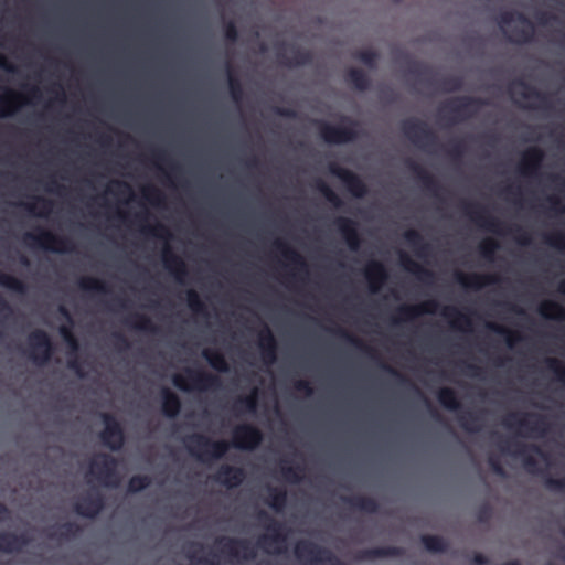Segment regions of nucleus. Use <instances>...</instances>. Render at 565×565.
<instances>
[{"mask_svg":"<svg viewBox=\"0 0 565 565\" xmlns=\"http://www.w3.org/2000/svg\"><path fill=\"white\" fill-rule=\"evenodd\" d=\"M487 328L498 334H501V335H504L505 338V342H507V345L509 348H513L514 344L518 342V341H521L522 340V337L520 333L518 332H514V331H511L509 329H507L505 327L503 326H500L498 323H494V322H489L487 323Z\"/></svg>","mask_w":565,"mask_h":565,"instance_id":"bf43d9fd","label":"nucleus"},{"mask_svg":"<svg viewBox=\"0 0 565 565\" xmlns=\"http://www.w3.org/2000/svg\"><path fill=\"white\" fill-rule=\"evenodd\" d=\"M438 402L448 411H461V404L456 392L450 387H443L437 392Z\"/></svg>","mask_w":565,"mask_h":565,"instance_id":"a18cd8bd","label":"nucleus"},{"mask_svg":"<svg viewBox=\"0 0 565 565\" xmlns=\"http://www.w3.org/2000/svg\"><path fill=\"white\" fill-rule=\"evenodd\" d=\"M502 423L508 428L518 426L539 436H543L548 429V423L545 416L535 413L524 414L522 416L512 413L509 414Z\"/></svg>","mask_w":565,"mask_h":565,"instance_id":"4468645a","label":"nucleus"},{"mask_svg":"<svg viewBox=\"0 0 565 565\" xmlns=\"http://www.w3.org/2000/svg\"><path fill=\"white\" fill-rule=\"evenodd\" d=\"M162 413L164 416L169 418H174L179 415L181 411V401L179 396L170 391L169 388H163L162 393Z\"/></svg>","mask_w":565,"mask_h":565,"instance_id":"e433bc0d","label":"nucleus"},{"mask_svg":"<svg viewBox=\"0 0 565 565\" xmlns=\"http://www.w3.org/2000/svg\"><path fill=\"white\" fill-rule=\"evenodd\" d=\"M246 478L245 470L241 467L222 465L212 479L227 489L237 488Z\"/></svg>","mask_w":565,"mask_h":565,"instance_id":"412c9836","label":"nucleus"},{"mask_svg":"<svg viewBox=\"0 0 565 565\" xmlns=\"http://www.w3.org/2000/svg\"><path fill=\"white\" fill-rule=\"evenodd\" d=\"M402 131L407 139L420 148L426 149L437 145L436 134L423 120L416 118L404 120Z\"/></svg>","mask_w":565,"mask_h":565,"instance_id":"9b49d317","label":"nucleus"},{"mask_svg":"<svg viewBox=\"0 0 565 565\" xmlns=\"http://www.w3.org/2000/svg\"><path fill=\"white\" fill-rule=\"evenodd\" d=\"M403 555V550L397 546H379L360 551L359 559L373 561L384 557H397Z\"/></svg>","mask_w":565,"mask_h":565,"instance_id":"72a5a7b5","label":"nucleus"},{"mask_svg":"<svg viewBox=\"0 0 565 565\" xmlns=\"http://www.w3.org/2000/svg\"><path fill=\"white\" fill-rule=\"evenodd\" d=\"M316 189L323 195V198L335 209L343 205L340 196L322 180L316 182Z\"/></svg>","mask_w":565,"mask_h":565,"instance_id":"680f3d73","label":"nucleus"},{"mask_svg":"<svg viewBox=\"0 0 565 565\" xmlns=\"http://www.w3.org/2000/svg\"><path fill=\"white\" fill-rule=\"evenodd\" d=\"M228 89L234 102L239 103L243 99L244 90L239 78L234 74L232 64L226 63Z\"/></svg>","mask_w":565,"mask_h":565,"instance_id":"de8ad7c7","label":"nucleus"},{"mask_svg":"<svg viewBox=\"0 0 565 565\" xmlns=\"http://www.w3.org/2000/svg\"><path fill=\"white\" fill-rule=\"evenodd\" d=\"M259 521H263L268 533L263 534L257 540V545L266 553L280 554L284 552L282 545L286 543L285 526L282 523L274 520L266 511L260 510L257 514Z\"/></svg>","mask_w":565,"mask_h":565,"instance_id":"20e7f679","label":"nucleus"},{"mask_svg":"<svg viewBox=\"0 0 565 565\" xmlns=\"http://www.w3.org/2000/svg\"><path fill=\"white\" fill-rule=\"evenodd\" d=\"M338 231L352 252H356L361 245V236L355 221L348 217H338L334 222Z\"/></svg>","mask_w":565,"mask_h":565,"instance_id":"a878e982","label":"nucleus"},{"mask_svg":"<svg viewBox=\"0 0 565 565\" xmlns=\"http://www.w3.org/2000/svg\"><path fill=\"white\" fill-rule=\"evenodd\" d=\"M274 247L287 259L299 273L308 274V265L305 258L291 246L281 239L274 242Z\"/></svg>","mask_w":565,"mask_h":565,"instance_id":"2f4dec72","label":"nucleus"},{"mask_svg":"<svg viewBox=\"0 0 565 565\" xmlns=\"http://www.w3.org/2000/svg\"><path fill=\"white\" fill-rule=\"evenodd\" d=\"M188 306L191 311L198 316L207 317L205 303L201 300L199 294L194 289L186 290Z\"/></svg>","mask_w":565,"mask_h":565,"instance_id":"052dcab7","label":"nucleus"},{"mask_svg":"<svg viewBox=\"0 0 565 565\" xmlns=\"http://www.w3.org/2000/svg\"><path fill=\"white\" fill-rule=\"evenodd\" d=\"M31 542L28 533L15 534L12 532L0 533V552L4 554H12L22 551Z\"/></svg>","mask_w":565,"mask_h":565,"instance_id":"bb28decb","label":"nucleus"},{"mask_svg":"<svg viewBox=\"0 0 565 565\" xmlns=\"http://www.w3.org/2000/svg\"><path fill=\"white\" fill-rule=\"evenodd\" d=\"M303 467L301 466H289L287 460H281L280 473L282 478L291 483H298L302 480Z\"/></svg>","mask_w":565,"mask_h":565,"instance_id":"13d9d810","label":"nucleus"},{"mask_svg":"<svg viewBox=\"0 0 565 565\" xmlns=\"http://www.w3.org/2000/svg\"><path fill=\"white\" fill-rule=\"evenodd\" d=\"M202 355L214 370L218 372L228 371V364L226 362V359L221 352L216 350L205 349L203 350Z\"/></svg>","mask_w":565,"mask_h":565,"instance_id":"5fc2aeb1","label":"nucleus"},{"mask_svg":"<svg viewBox=\"0 0 565 565\" xmlns=\"http://www.w3.org/2000/svg\"><path fill=\"white\" fill-rule=\"evenodd\" d=\"M483 105H486V100L480 97L459 96L447 102L440 108V113L447 110L450 121L455 122L471 117Z\"/></svg>","mask_w":565,"mask_h":565,"instance_id":"f8f14e48","label":"nucleus"},{"mask_svg":"<svg viewBox=\"0 0 565 565\" xmlns=\"http://www.w3.org/2000/svg\"><path fill=\"white\" fill-rule=\"evenodd\" d=\"M104 429L99 434L102 444L113 451L120 450L125 444L126 436L121 424L111 414L102 415Z\"/></svg>","mask_w":565,"mask_h":565,"instance_id":"ddd939ff","label":"nucleus"},{"mask_svg":"<svg viewBox=\"0 0 565 565\" xmlns=\"http://www.w3.org/2000/svg\"><path fill=\"white\" fill-rule=\"evenodd\" d=\"M509 445H510V443H505V445H500L501 450L509 451L513 456L522 458V462H523L525 470L532 475L542 477L546 489H548L551 491H557V492H562L565 490V477L554 478V477L550 476L546 470L540 469L537 467V460L533 456L527 454V450H531L532 452H535V454L540 455L542 458L546 459L547 458L546 455L542 451V449L539 446H536V445L525 446V445L516 444L518 449L514 451H511Z\"/></svg>","mask_w":565,"mask_h":565,"instance_id":"f257e3e1","label":"nucleus"},{"mask_svg":"<svg viewBox=\"0 0 565 565\" xmlns=\"http://www.w3.org/2000/svg\"><path fill=\"white\" fill-rule=\"evenodd\" d=\"M422 543L430 553H445L448 550V542L439 535L425 534L422 536Z\"/></svg>","mask_w":565,"mask_h":565,"instance_id":"864d4df0","label":"nucleus"},{"mask_svg":"<svg viewBox=\"0 0 565 565\" xmlns=\"http://www.w3.org/2000/svg\"><path fill=\"white\" fill-rule=\"evenodd\" d=\"M29 358L38 365L46 364L54 351L55 347L50 335L42 329L32 331L28 337Z\"/></svg>","mask_w":565,"mask_h":565,"instance_id":"9d476101","label":"nucleus"},{"mask_svg":"<svg viewBox=\"0 0 565 565\" xmlns=\"http://www.w3.org/2000/svg\"><path fill=\"white\" fill-rule=\"evenodd\" d=\"M20 95L11 89H6V94L0 96V118L14 115L20 106Z\"/></svg>","mask_w":565,"mask_h":565,"instance_id":"ea45409f","label":"nucleus"},{"mask_svg":"<svg viewBox=\"0 0 565 565\" xmlns=\"http://www.w3.org/2000/svg\"><path fill=\"white\" fill-rule=\"evenodd\" d=\"M233 446L242 450H254L263 441L262 430L252 424H241L233 429Z\"/></svg>","mask_w":565,"mask_h":565,"instance_id":"2eb2a0df","label":"nucleus"},{"mask_svg":"<svg viewBox=\"0 0 565 565\" xmlns=\"http://www.w3.org/2000/svg\"><path fill=\"white\" fill-rule=\"evenodd\" d=\"M184 443L189 452L202 462L223 458L230 447L225 440H212L202 434H192Z\"/></svg>","mask_w":565,"mask_h":565,"instance_id":"f03ea898","label":"nucleus"},{"mask_svg":"<svg viewBox=\"0 0 565 565\" xmlns=\"http://www.w3.org/2000/svg\"><path fill=\"white\" fill-rule=\"evenodd\" d=\"M439 86L443 92L454 93L458 92L463 86V81L460 76L450 75L440 79Z\"/></svg>","mask_w":565,"mask_h":565,"instance_id":"69168bd1","label":"nucleus"},{"mask_svg":"<svg viewBox=\"0 0 565 565\" xmlns=\"http://www.w3.org/2000/svg\"><path fill=\"white\" fill-rule=\"evenodd\" d=\"M78 287L83 291L99 292V294L110 292V289L106 282H104L97 278H94V277H82L78 280Z\"/></svg>","mask_w":565,"mask_h":565,"instance_id":"6e6d98bb","label":"nucleus"},{"mask_svg":"<svg viewBox=\"0 0 565 565\" xmlns=\"http://www.w3.org/2000/svg\"><path fill=\"white\" fill-rule=\"evenodd\" d=\"M152 158L153 160L158 163V162H162V163H167L170 168V171H164L161 167H159L160 170H162L163 174L166 175V178L169 180V181H172L173 178H177V175L181 172V168L179 164L174 163L173 161H171L167 154L166 151L163 150H153L152 151Z\"/></svg>","mask_w":565,"mask_h":565,"instance_id":"3c124183","label":"nucleus"},{"mask_svg":"<svg viewBox=\"0 0 565 565\" xmlns=\"http://www.w3.org/2000/svg\"><path fill=\"white\" fill-rule=\"evenodd\" d=\"M164 268L174 277L179 284H184L188 276V268L184 260L174 254L170 246H166L162 253Z\"/></svg>","mask_w":565,"mask_h":565,"instance_id":"b1692460","label":"nucleus"},{"mask_svg":"<svg viewBox=\"0 0 565 565\" xmlns=\"http://www.w3.org/2000/svg\"><path fill=\"white\" fill-rule=\"evenodd\" d=\"M460 426L468 433H479L482 429V418L479 413L467 412L458 415Z\"/></svg>","mask_w":565,"mask_h":565,"instance_id":"49530a36","label":"nucleus"},{"mask_svg":"<svg viewBox=\"0 0 565 565\" xmlns=\"http://www.w3.org/2000/svg\"><path fill=\"white\" fill-rule=\"evenodd\" d=\"M513 85H518L523 88L521 92V96L524 99H536L539 102L537 105H531V108L544 110L552 109V104L548 96L537 90L534 86L529 85L523 79L514 81Z\"/></svg>","mask_w":565,"mask_h":565,"instance_id":"473e14b6","label":"nucleus"},{"mask_svg":"<svg viewBox=\"0 0 565 565\" xmlns=\"http://www.w3.org/2000/svg\"><path fill=\"white\" fill-rule=\"evenodd\" d=\"M319 127L320 137L331 145H341L354 141L359 137V122L343 116L341 125H330L328 122L316 121Z\"/></svg>","mask_w":565,"mask_h":565,"instance_id":"7ed1b4c3","label":"nucleus"},{"mask_svg":"<svg viewBox=\"0 0 565 565\" xmlns=\"http://www.w3.org/2000/svg\"><path fill=\"white\" fill-rule=\"evenodd\" d=\"M104 507V497L96 492L83 497L78 502L75 503L74 510L81 516L93 519L98 515Z\"/></svg>","mask_w":565,"mask_h":565,"instance_id":"393cba45","label":"nucleus"},{"mask_svg":"<svg viewBox=\"0 0 565 565\" xmlns=\"http://www.w3.org/2000/svg\"><path fill=\"white\" fill-rule=\"evenodd\" d=\"M407 168L414 173L416 179L422 183L424 189L431 195L438 198L440 185L437 180L425 168L413 160L407 161Z\"/></svg>","mask_w":565,"mask_h":565,"instance_id":"7c9ffc66","label":"nucleus"},{"mask_svg":"<svg viewBox=\"0 0 565 565\" xmlns=\"http://www.w3.org/2000/svg\"><path fill=\"white\" fill-rule=\"evenodd\" d=\"M364 276L369 282L370 290L377 292L388 278L385 266L377 260H372L364 270Z\"/></svg>","mask_w":565,"mask_h":565,"instance_id":"c756f323","label":"nucleus"},{"mask_svg":"<svg viewBox=\"0 0 565 565\" xmlns=\"http://www.w3.org/2000/svg\"><path fill=\"white\" fill-rule=\"evenodd\" d=\"M258 397L257 390H253L249 395L239 396L233 404V411L237 414L249 413L254 414L257 409Z\"/></svg>","mask_w":565,"mask_h":565,"instance_id":"37998d69","label":"nucleus"},{"mask_svg":"<svg viewBox=\"0 0 565 565\" xmlns=\"http://www.w3.org/2000/svg\"><path fill=\"white\" fill-rule=\"evenodd\" d=\"M440 313L450 321L452 328L463 330L471 327L470 318L455 307H444Z\"/></svg>","mask_w":565,"mask_h":565,"instance_id":"a19ab883","label":"nucleus"},{"mask_svg":"<svg viewBox=\"0 0 565 565\" xmlns=\"http://www.w3.org/2000/svg\"><path fill=\"white\" fill-rule=\"evenodd\" d=\"M333 332L340 338L344 339L350 344H352L353 347H355L356 349L365 352L370 356L376 358L375 350L373 348L366 345L361 339L354 337L345 329L338 327L333 330Z\"/></svg>","mask_w":565,"mask_h":565,"instance_id":"8fccbe9b","label":"nucleus"},{"mask_svg":"<svg viewBox=\"0 0 565 565\" xmlns=\"http://www.w3.org/2000/svg\"><path fill=\"white\" fill-rule=\"evenodd\" d=\"M150 483V477L145 475H135L128 481V492L138 493L148 488Z\"/></svg>","mask_w":565,"mask_h":565,"instance_id":"0e129e2a","label":"nucleus"},{"mask_svg":"<svg viewBox=\"0 0 565 565\" xmlns=\"http://www.w3.org/2000/svg\"><path fill=\"white\" fill-rule=\"evenodd\" d=\"M401 264L403 268L413 274L418 280L423 282H430L434 278V273L418 263L414 262L408 255L402 253L399 256Z\"/></svg>","mask_w":565,"mask_h":565,"instance_id":"f704fd0d","label":"nucleus"},{"mask_svg":"<svg viewBox=\"0 0 565 565\" xmlns=\"http://www.w3.org/2000/svg\"><path fill=\"white\" fill-rule=\"evenodd\" d=\"M544 160V151L539 147H531L524 151L519 164V172L524 177L536 175Z\"/></svg>","mask_w":565,"mask_h":565,"instance_id":"4be33fe9","label":"nucleus"},{"mask_svg":"<svg viewBox=\"0 0 565 565\" xmlns=\"http://www.w3.org/2000/svg\"><path fill=\"white\" fill-rule=\"evenodd\" d=\"M118 460L108 454L95 456L89 465V473L107 487H117L119 477L117 473Z\"/></svg>","mask_w":565,"mask_h":565,"instance_id":"1a4fd4ad","label":"nucleus"},{"mask_svg":"<svg viewBox=\"0 0 565 565\" xmlns=\"http://www.w3.org/2000/svg\"><path fill=\"white\" fill-rule=\"evenodd\" d=\"M218 553L233 562H250L257 557V550L247 539L221 536L215 540Z\"/></svg>","mask_w":565,"mask_h":565,"instance_id":"39448f33","label":"nucleus"},{"mask_svg":"<svg viewBox=\"0 0 565 565\" xmlns=\"http://www.w3.org/2000/svg\"><path fill=\"white\" fill-rule=\"evenodd\" d=\"M513 21L523 23L525 28L516 30V36L510 38L509 40L514 43H530L533 40L534 30L532 22L525 17V14L514 11H503L499 15L500 25H507Z\"/></svg>","mask_w":565,"mask_h":565,"instance_id":"f3484780","label":"nucleus"},{"mask_svg":"<svg viewBox=\"0 0 565 565\" xmlns=\"http://www.w3.org/2000/svg\"><path fill=\"white\" fill-rule=\"evenodd\" d=\"M34 200L35 203L21 202L19 205L23 206L28 212L36 214L38 216H46L52 211V201L42 196H36Z\"/></svg>","mask_w":565,"mask_h":565,"instance_id":"09e8293b","label":"nucleus"},{"mask_svg":"<svg viewBox=\"0 0 565 565\" xmlns=\"http://www.w3.org/2000/svg\"><path fill=\"white\" fill-rule=\"evenodd\" d=\"M345 82L359 92H365L371 86L370 77L360 68L351 67L345 73Z\"/></svg>","mask_w":565,"mask_h":565,"instance_id":"4c0bfd02","label":"nucleus"},{"mask_svg":"<svg viewBox=\"0 0 565 565\" xmlns=\"http://www.w3.org/2000/svg\"><path fill=\"white\" fill-rule=\"evenodd\" d=\"M0 286L19 294L26 291V285L21 279L2 271H0Z\"/></svg>","mask_w":565,"mask_h":565,"instance_id":"e2e57ef3","label":"nucleus"},{"mask_svg":"<svg viewBox=\"0 0 565 565\" xmlns=\"http://www.w3.org/2000/svg\"><path fill=\"white\" fill-rule=\"evenodd\" d=\"M539 312L544 318L557 320L565 319V309L554 301H544L543 303H541Z\"/></svg>","mask_w":565,"mask_h":565,"instance_id":"4d7b16f0","label":"nucleus"},{"mask_svg":"<svg viewBox=\"0 0 565 565\" xmlns=\"http://www.w3.org/2000/svg\"><path fill=\"white\" fill-rule=\"evenodd\" d=\"M330 172L339 178L348 189V191L358 199L364 198L367 193V185L364 181L354 172L341 168L340 166L332 163L330 164Z\"/></svg>","mask_w":565,"mask_h":565,"instance_id":"a211bd4d","label":"nucleus"},{"mask_svg":"<svg viewBox=\"0 0 565 565\" xmlns=\"http://www.w3.org/2000/svg\"><path fill=\"white\" fill-rule=\"evenodd\" d=\"M294 553L296 558L305 565H316L318 563L343 565L331 551L307 540L297 542Z\"/></svg>","mask_w":565,"mask_h":565,"instance_id":"6e6552de","label":"nucleus"},{"mask_svg":"<svg viewBox=\"0 0 565 565\" xmlns=\"http://www.w3.org/2000/svg\"><path fill=\"white\" fill-rule=\"evenodd\" d=\"M125 324H127L128 327H130L132 329L139 330V331L151 332V333L158 332V328H157V326L153 324L151 319L149 317L138 313V312H135V313L130 315L129 317H127L125 319Z\"/></svg>","mask_w":565,"mask_h":565,"instance_id":"79ce46f5","label":"nucleus"},{"mask_svg":"<svg viewBox=\"0 0 565 565\" xmlns=\"http://www.w3.org/2000/svg\"><path fill=\"white\" fill-rule=\"evenodd\" d=\"M377 57V53L371 49L359 51L355 54V58L361 61L364 65L369 66L370 68H374L376 66Z\"/></svg>","mask_w":565,"mask_h":565,"instance_id":"774afa93","label":"nucleus"},{"mask_svg":"<svg viewBox=\"0 0 565 565\" xmlns=\"http://www.w3.org/2000/svg\"><path fill=\"white\" fill-rule=\"evenodd\" d=\"M81 531V526L75 522H65L61 524L56 530L50 531L47 536L52 540L71 539L77 536Z\"/></svg>","mask_w":565,"mask_h":565,"instance_id":"603ef678","label":"nucleus"},{"mask_svg":"<svg viewBox=\"0 0 565 565\" xmlns=\"http://www.w3.org/2000/svg\"><path fill=\"white\" fill-rule=\"evenodd\" d=\"M498 248L499 244L497 241L487 238L479 245V253L484 259L492 260Z\"/></svg>","mask_w":565,"mask_h":565,"instance_id":"338daca9","label":"nucleus"},{"mask_svg":"<svg viewBox=\"0 0 565 565\" xmlns=\"http://www.w3.org/2000/svg\"><path fill=\"white\" fill-rule=\"evenodd\" d=\"M287 499L288 495L285 489L268 487V497L265 502L276 512H280L285 509Z\"/></svg>","mask_w":565,"mask_h":565,"instance_id":"c03bdc74","label":"nucleus"},{"mask_svg":"<svg viewBox=\"0 0 565 565\" xmlns=\"http://www.w3.org/2000/svg\"><path fill=\"white\" fill-rule=\"evenodd\" d=\"M462 211L468 215L475 223L484 227L487 231L492 233L502 234V222L491 216L487 209L470 202H463L461 204Z\"/></svg>","mask_w":565,"mask_h":565,"instance_id":"dca6fc26","label":"nucleus"},{"mask_svg":"<svg viewBox=\"0 0 565 565\" xmlns=\"http://www.w3.org/2000/svg\"><path fill=\"white\" fill-rule=\"evenodd\" d=\"M23 239L29 245L38 246L54 253L74 252V243L71 238L55 235L41 227L38 228L36 233H25Z\"/></svg>","mask_w":565,"mask_h":565,"instance_id":"0eeeda50","label":"nucleus"},{"mask_svg":"<svg viewBox=\"0 0 565 565\" xmlns=\"http://www.w3.org/2000/svg\"><path fill=\"white\" fill-rule=\"evenodd\" d=\"M455 279L463 288L472 290H480L483 287L495 284L498 281V277L493 275H467L461 271L455 273Z\"/></svg>","mask_w":565,"mask_h":565,"instance_id":"cd10ccee","label":"nucleus"},{"mask_svg":"<svg viewBox=\"0 0 565 565\" xmlns=\"http://www.w3.org/2000/svg\"><path fill=\"white\" fill-rule=\"evenodd\" d=\"M276 56L279 64L286 67H298L309 65L312 63L313 60V56L310 51L303 50L295 45L290 46L288 51L278 50Z\"/></svg>","mask_w":565,"mask_h":565,"instance_id":"6ab92c4d","label":"nucleus"},{"mask_svg":"<svg viewBox=\"0 0 565 565\" xmlns=\"http://www.w3.org/2000/svg\"><path fill=\"white\" fill-rule=\"evenodd\" d=\"M439 307L436 300H428L418 306H401L396 310V316L392 318V323L412 321L424 313H435Z\"/></svg>","mask_w":565,"mask_h":565,"instance_id":"aec40b11","label":"nucleus"},{"mask_svg":"<svg viewBox=\"0 0 565 565\" xmlns=\"http://www.w3.org/2000/svg\"><path fill=\"white\" fill-rule=\"evenodd\" d=\"M342 502L350 505L354 510L366 513H376L379 511V503L375 499L364 495L342 497Z\"/></svg>","mask_w":565,"mask_h":565,"instance_id":"c9c22d12","label":"nucleus"},{"mask_svg":"<svg viewBox=\"0 0 565 565\" xmlns=\"http://www.w3.org/2000/svg\"><path fill=\"white\" fill-rule=\"evenodd\" d=\"M403 237L408 246H411L417 256L424 257L428 255L430 250L429 244H427L419 232L416 230H407Z\"/></svg>","mask_w":565,"mask_h":565,"instance_id":"58836bf2","label":"nucleus"},{"mask_svg":"<svg viewBox=\"0 0 565 565\" xmlns=\"http://www.w3.org/2000/svg\"><path fill=\"white\" fill-rule=\"evenodd\" d=\"M379 365L383 371H385L386 373L394 376L401 385L409 386L425 402V404L429 408L431 417L435 420H437V422L443 420L440 414L431 406L430 402L424 396V394L419 391V388L416 385H414L405 375H403L396 369L392 367L391 365H388L387 363H385L383 361H379Z\"/></svg>","mask_w":565,"mask_h":565,"instance_id":"c85d7f7f","label":"nucleus"},{"mask_svg":"<svg viewBox=\"0 0 565 565\" xmlns=\"http://www.w3.org/2000/svg\"><path fill=\"white\" fill-rule=\"evenodd\" d=\"M185 374L186 376L174 374L172 377L173 385L181 391H190L191 388L206 391L221 386V380L215 374L192 369H186Z\"/></svg>","mask_w":565,"mask_h":565,"instance_id":"423d86ee","label":"nucleus"},{"mask_svg":"<svg viewBox=\"0 0 565 565\" xmlns=\"http://www.w3.org/2000/svg\"><path fill=\"white\" fill-rule=\"evenodd\" d=\"M258 347L264 363L270 365L277 359V341L267 324L258 332Z\"/></svg>","mask_w":565,"mask_h":565,"instance_id":"5701e85b","label":"nucleus"}]
</instances>
